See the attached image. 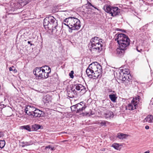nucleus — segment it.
I'll list each match as a JSON object with an SVG mask.
<instances>
[{"label":"nucleus","instance_id":"obj_1","mask_svg":"<svg viewBox=\"0 0 153 153\" xmlns=\"http://www.w3.org/2000/svg\"><path fill=\"white\" fill-rule=\"evenodd\" d=\"M43 23L44 27L46 30H52L53 31H55L57 36L60 34V27L58 26L57 21L53 16H49L45 18Z\"/></svg>","mask_w":153,"mask_h":153},{"label":"nucleus","instance_id":"obj_2","mask_svg":"<svg viewBox=\"0 0 153 153\" xmlns=\"http://www.w3.org/2000/svg\"><path fill=\"white\" fill-rule=\"evenodd\" d=\"M51 72V68L48 66L36 67L33 71V73L36 78L39 79L47 78L49 77V74Z\"/></svg>","mask_w":153,"mask_h":153},{"label":"nucleus","instance_id":"obj_3","mask_svg":"<svg viewBox=\"0 0 153 153\" xmlns=\"http://www.w3.org/2000/svg\"><path fill=\"white\" fill-rule=\"evenodd\" d=\"M64 25L68 26L72 30H77L81 27L80 22L78 19L74 17H68L64 20Z\"/></svg>","mask_w":153,"mask_h":153},{"label":"nucleus","instance_id":"obj_4","mask_svg":"<svg viewBox=\"0 0 153 153\" xmlns=\"http://www.w3.org/2000/svg\"><path fill=\"white\" fill-rule=\"evenodd\" d=\"M90 68H92L94 72H98L102 73V68L100 65L97 62H93L89 65Z\"/></svg>","mask_w":153,"mask_h":153},{"label":"nucleus","instance_id":"obj_5","mask_svg":"<svg viewBox=\"0 0 153 153\" xmlns=\"http://www.w3.org/2000/svg\"><path fill=\"white\" fill-rule=\"evenodd\" d=\"M139 97H140L138 96L137 97H135V98H133L131 103L126 107V109L130 110L136 109V107L137 105L138 102L139 101Z\"/></svg>","mask_w":153,"mask_h":153},{"label":"nucleus","instance_id":"obj_6","mask_svg":"<svg viewBox=\"0 0 153 153\" xmlns=\"http://www.w3.org/2000/svg\"><path fill=\"white\" fill-rule=\"evenodd\" d=\"M102 45L101 43L95 44H94V45H91L90 50L92 53H99L102 49Z\"/></svg>","mask_w":153,"mask_h":153},{"label":"nucleus","instance_id":"obj_7","mask_svg":"<svg viewBox=\"0 0 153 153\" xmlns=\"http://www.w3.org/2000/svg\"><path fill=\"white\" fill-rule=\"evenodd\" d=\"M125 82L127 83L126 85L125 83V85H128L131 84V82L132 76L130 73V71L128 69L125 68Z\"/></svg>","mask_w":153,"mask_h":153},{"label":"nucleus","instance_id":"obj_8","mask_svg":"<svg viewBox=\"0 0 153 153\" xmlns=\"http://www.w3.org/2000/svg\"><path fill=\"white\" fill-rule=\"evenodd\" d=\"M76 113H79L82 112L86 108L85 104L83 102H81L76 104Z\"/></svg>","mask_w":153,"mask_h":153},{"label":"nucleus","instance_id":"obj_9","mask_svg":"<svg viewBox=\"0 0 153 153\" xmlns=\"http://www.w3.org/2000/svg\"><path fill=\"white\" fill-rule=\"evenodd\" d=\"M115 41H117L119 45H124V34H120L117 36L115 39Z\"/></svg>","mask_w":153,"mask_h":153},{"label":"nucleus","instance_id":"obj_10","mask_svg":"<svg viewBox=\"0 0 153 153\" xmlns=\"http://www.w3.org/2000/svg\"><path fill=\"white\" fill-rule=\"evenodd\" d=\"M35 109L36 108L33 106L27 105L25 108V112L29 116H32Z\"/></svg>","mask_w":153,"mask_h":153},{"label":"nucleus","instance_id":"obj_11","mask_svg":"<svg viewBox=\"0 0 153 153\" xmlns=\"http://www.w3.org/2000/svg\"><path fill=\"white\" fill-rule=\"evenodd\" d=\"M117 54L120 57H123L124 54V45H119L116 49Z\"/></svg>","mask_w":153,"mask_h":153},{"label":"nucleus","instance_id":"obj_12","mask_svg":"<svg viewBox=\"0 0 153 153\" xmlns=\"http://www.w3.org/2000/svg\"><path fill=\"white\" fill-rule=\"evenodd\" d=\"M42 113L43 112L42 111L36 108L32 116L35 117H41Z\"/></svg>","mask_w":153,"mask_h":153},{"label":"nucleus","instance_id":"obj_13","mask_svg":"<svg viewBox=\"0 0 153 153\" xmlns=\"http://www.w3.org/2000/svg\"><path fill=\"white\" fill-rule=\"evenodd\" d=\"M103 116L105 118H111L114 117V115L112 112L108 110L104 113Z\"/></svg>","mask_w":153,"mask_h":153},{"label":"nucleus","instance_id":"obj_14","mask_svg":"<svg viewBox=\"0 0 153 153\" xmlns=\"http://www.w3.org/2000/svg\"><path fill=\"white\" fill-rule=\"evenodd\" d=\"M100 39L97 36L94 37L92 38L90 40V43H91V45H93L94 44H97L99 43H101L100 42H102V41L100 42Z\"/></svg>","mask_w":153,"mask_h":153},{"label":"nucleus","instance_id":"obj_15","mask_svg":"<svg viewBox=\"0 0 153 153\" xmlns=\"http://www.w3.org/2000/svg\"><path fill=\"white\" fill-rule=\"evenodd\" d=\"M75 88L76 90L80 91V92H82V93H84L86 91L85 87L81 84L76 85Z\"/></svg>","mask_w":153,"mask_h":153},{"label":"nucleus","instance_id":"obj_16","mask_svg":"<svg viewBox=\"0 0 153 153\" xmlns=\"http://www.w3.org/2000/svg\"><path fill=\"white\" fill-rule=\"evenodd\" d=\"M86 72L89 78H91L92 77V74H93L94 72L92 70V68H90L89 65L86 69Z\"/></svg>","mask_w":153,"mask_h":153},{"label":"nucleus","instance_id":"obj_17","mask_svg":"<svg viewBox=\"0 0 153 153\" xmlns=\"http://www.w3.org/2000/svg\"><path fill=\"white\" fill-rule=\"evenodd\" d=\"M153 121V116L152 115H148L143 120L144 123L148 122L149 123H152Z\"/></svg>","mask_w":153,"mask_h":153},{"label":"nucleus","instance_id":"obj_18","mask_svg":"<svg viewBox=\"0 0 153 153\" xmlns=\"http://www.w3.org/2000/svg\"><path fill=\"white\" fill-rule=\"evenodd\" d=\"M33 142L32 141H30L28 142H20V146L22 147H24L25 146H30L33 144Z\"/></svg>","mask_w":153,"mask_h":153},{"label":"nucleus","instance_id":"obj_19","mask_svg":"<svg viewBox=\"0 0 153 153\" xmlns=\"http://www.w3.org/2000/svg\"><path fill=\"white\" fill-rule=\"evenodd\" d=\"M125 51L126 50V47L129 46L130 44V40L129 38L128 37L125 35Z\"/></svg>","mask_w":153,"mask_h":153},{"label":"nucleus","instance_id":"obj_20","mask_svg":"<svg viewBox=\"0 0 153 153\" xmlns=\"http://www.w3.org/2000/svg\"><path fill=\"white\" fill-rule=\"evenodd\" d=\"M43 101L44 103H49L51 101V97L49 95H47L44 97Z\"/></svg>","mask_w":153,"mask_h":153},{"label":"nucleus","instance_id":"obj_21","mask_svg":"<svg viewBox=\"0 0 153 153\" xmlns=\"http://www.w3.org/2000/svg\"><path fill=\"white\" fill-rule=\"evenodd\" d=\"M102 73H99L98 72H95L94 74H92V77L91 78H93L94 79H96L98 77H100L101 76V75L100 74Z\"/></svg>","mask_w":153,"mask_h":153},{"label":"nucleus","instance_id":"obj_22","mask_svg":"<svg viewBox=\"0 0 153 153\" xmlns=\"http://www.w3.org/2000/svg\"><path fill=\"white\" fill-rule=\"evenodd\" d=\"M109 98L113 102H115L116 101L117 97H116V94H112L109 96Z\"/></svg>","mask_w":153,"mask_h":153},{"label":"nucleus","instance_id":"obj_23","mask_svg":"<svg viewBox=\"0 0 153 153\" xmlns=\"http://www.w3.org/2000/svg\"><path fill=\"white\" fill-rule=\"evenodd\" d=\"M111 7L105 4L103 7V8L106 12L109 13Z\"/></svg>","mask_w":153,"mask_h":153},{"label":"nucleus","instance_id":"obj_24","mask_svg":"<svg viewBox=\"0 0 153 153\" xmlns=\"http://www.w3.org/2000/svg\"><path fill=\"white\" fill-rule=\"evenodd\" d=\"M40 128V126L39 125L35 124L32 126V131H36Z\"/></svg>","mask_w":153,"mask_h":153},{"label":"nucleus","instance_id":"obj_25","mask_svg":"<svg viewBox=\"0 0 153 153\" xmlns=\"http://www.w3.org/2000/svg\"><path fill=\"white\" fill-rule=\"evenodd\" d=\"M107 122L105 120H100L99 121L98 123H97L96 124H98V125L100 126H106V123Z\"/></svg>","mask_w":153,"mask_h":153},{"label":"nucleus","instance_id":"obj_26","mask_svg":"<svg viewBox=\"0 0 153 153\" xmlns=\"http://www.w3.org/2000/svg\"><path fill=\"white\" fill-rule=\"evenodd\" d=\"M114 16H115L117 15L119 12L118 8L117 7H113Z\"/></svg>","mask_w":153,"mask_h":153},{"label":"nucleus","instance_id":"obj_27","mask_svg":"<svg viewBox=\"0 0 153 153\" xmlns=\"http://www.w3.org/2000/svg\"><path fill=\"white\" fill-rule=\"evenodd\" d=\"M5 142L4 140H0V148H3L5 145Z\"/></svg>","mask_w":153,"mask_h":153},{"label":"nucleus","instance_id":"obj_28","mask_svg":"<svg viewBox=\"0 0 153 153\" xmlns=\"http://www.w3.org/2000/svg\"><path fill=\"white\" fill-rule=\"evenodd\" d=\"M117 137L120 139H123L124 138V134L122 133H118Z\"/></svg>","mask_w":153,"mask_h":153},{"label":"nucleus","instance_id":"obj_29","mask_svg":"<svg viewBox=\"0 0 153 153\" xmlns=\"http://www.w3.org/2000/svg\"><path fill=\"white\" fill-rule=\"evenodd\" d=\"M22 127L25 129L27 130L28 131H31V128L29 125L25 126H22Z\"/></svg>","mask_w":153,"mask_h":153},{"label":"nucleus","instance_id":"obj_30","mask_svg":"<svg viewBox=\"0 0 153 153\" xmlns=\"http://www.w3.org/2000/svg\"><path fill=\"white\" fill-rule=\"evenodd\" d=\"M112 146L114 149H117L119 147V146L118 144L114 143L112 145Z\"/></svg>","mask_w":153,"mask_h":153},{"label":"nucleus","instance_id":"obj_31","mask_svg":"<svg viewBox=\"0 0 153 153\" xmlns=\"http://www.w3.org/2000/svg\"><path fill=\"white\" fill-rule=\"evenodd\" d=\"M76 104L72 106L71 107V110L73 111H76Z\"/></svg>","mask_w":153,"mask_h":153},{"label":"nucleus","instance_id":"obj_32","mask_svg":"<svg viewBox=\"0 0 153 153\" xmlns=\"http://www.w3.org/2000/svg\"><path fill=\"white\" fill-rule=\"evenodd\" d=\"M74 73V71H71L70 73L69 74V76H70L71 78H74L73 74Z\"/></svg>","mask_w":153,"mask_h":153},{"label":"nucleus","instance_id":"obj_33","mask_svg":"<svg viewBox=\"0 0 153 153\" xmlns=\"http://www.w3.org/2000/svg\"><path fill=\"white\" fill-rule=\"evenodd\" d=\"M113 7H111L110 10V11L109 13L111 14L112 16H114V10H113Z\"/></svg>","mask_w":153,"mask_h":153},{"label":"nucleus","instance_id":"obj_34","mask_svg":"<svg viewBox=\"0 0 153 153\" xmlns=\"http://www.w3.org/2000/svg\"><path fill=\"white\" fill-rule=\"evenodd\" d=\"M88 6L89 7L90 6H92L94 7L96 9V8L94 7L93 5L90 3L88 1Z\"/></svg>","mask_w":153,"mask_h":153},{"label":"nucleus","instance_id":"obj_35","mask_svg":"<svg viewBox=\"0 0 153 153\" xmlns=\"http://www.w3.org/2000/svg\"><path fill=\"white\" fill-rule=\"evenodd\" d=\"M4 136V133L3 132H0V137H3Z\"/></svg>","mask_w":153,"mask_h":153},{"label":"nucleus","instance_id":"obj_36","mask_svg":"<svg viewBox=\"0 0 153 153\" xmlns=\"http://www.w3.org/2000/svg\"><path fill=\"white\" fill-rule=\"evenodd\" d=\"M14 68V67L13 66H12V67H10L9 68L10 71H13Z\"/></svg>","mask_w":153,"mask_h":153},{"label":"nucleus","instance_id":"obj_37","mask_svg":"<svg viewBox=\"0 0 153 153\" xmlns=\"http://www.w3.org/2000/svg\"><path fill=\"white\" fill-rule=\"evenodd\" d=\"M50 149L51 148V147L50 145H49L48 146H46L45 147V149Z\"/></svg>","mask_w":153,"mask_h":153},{"label":"nucleus","instance_id":"obj_38","mask_svg":"<svg viewBox=\"0 0 153 153\" xmlns=\"http://www.w3.org/2000/svg\"><path fill=\"white\" fill-rule=\"evenodd\" d=\"M13 72L14 73H16L17 72V70H16V69L15 68H14V69H13Z\"/></svg>","mask_w":153,"mask_h":153},{"label":"nucleus","instance_id":"obj_39","mask_svg":"<svg viewBox=\"0 0 153 153\" xmlns=\"http://www.w3.org/2000/svg\"><path fill=\"white\" fill-rule=\"evenodd\" d=\"M137 50L139 52H141V51H143L142 49H140V50H139L138 49L137 47Z\"/></svg>","mask_w":153,"mask_h":153},{"label":"nucleus","instance_id":"obj_40","mask_svg":"<svg viewBox=\"0 0 153 153\" xmlns=\"http://www.w3.org/2000/svg\"><path fill=\"white\" fill-rule=\"evenodd\" d=\"M145 128L146 129H148L149 128V126H145Z\"/></svg>","mask_w":153,"mask_h":153},{"label":"nucleus","instance_id":"obj_41","mask_svg":"<svg viewBox=\"0 0 153 153\" xmlns=\"http://www.w3.org/2000/svg\"><path fill=\"white\" fill-rule=\"evenodd\" d=\"M27 43L28 44H30V45H32V44L31 43L30 41H28Z\"/></svg>","mask_w":153,"mask_h":153},{"label":"nucleus","instance_id":"obj_42","mask_svg":"<svg viewBox=\"0 0 153 153\" xmlns=\"http://www.w3.org/2000/svg\"><path fill=\"white\" fill-rule=\"evenodd\" d=\"M151 102H152V104L153 105V98H152L151 100Z\"/></svg>","mask_w":153,"mask_h":153},{"label":"nucleus","instance_id":"obj_43","mask_svg":"<svg viewBox=\"0 0 153 153\" xmlns=\"http://www.w3.org/2000/svg\"><path fill=\"white\" fill-rule=\"evenodd\" d=\"M128 136V135L125 134V138H126Z\"/></svg>","mask_w":153,"mask_h":153},{"label":"nucleus","instance_id":"obj_44","mask_svg":"<svg viewBox=\"0 0 153 153\" xmlns=\"http://www.w3.org/2000/svg\"><path fill=\"white\" fill-rule=\"evenodd\" d=\"M144 153H149V150L145 152Z\"/></svg>","mask_w":153,"mask_h":153},{"label":"nucleus","instance_id":"obj_45","mask_svg":"<svg viewBox=\"0 0 153 153\" xmlns=\"http://www.w3.org/2000/svg\"><path fill=\"white\" fill-rule=\"evenodd\" d=\"M82 114H85L86 115H87V114H88V113H82Z\"/></svg>","mask_w":153,"mask_h":153},{"label":"nucleus","instance_id":"obj_46","mask_svg":"<svg viewBox=\"0 0 153 153\" xmlns=\"http://www.w3.org/2000/svg\"><path fill=\"white\" fill-rule=\"evenodd\" d=\"M54 147H53V148H51V150H54Z\"/></svg>","mask_w":153,"mask_h":153},{"label":"nucleus","instance_id":"obj_47","mask_svg":"<svg viewBox=\"0 0 153 153\" xmlns=\"http://www.w3.org/2000/svg\"><path fill=\"white\" fill-rule=\"evenodd\" d=\"M20 3H24V1H22V2H21Z\"/></svg>","mask_w":153,"mask_h":153},{"label":"nucleus","instance_id":"obj_48","mask_svg":"<svg viewBox=\"0 0 153 153\" xmlns=\"http://www.w3.org/2000/svg\"><path fill=\"white\" fill-rule=\"evenodd\" d=\"M111 90L110 91H108V92H111Z\"/></svg>","mask_w":153,"mask_h":153},{"label":"nucleus","instance_id":"obj_49","mask_svg":"<svg viewBox=\"0 0 153 153\" xmlns=\"http://www.w3.org/2000/svg\"><path fill=\"white\" fill-rule=\"evenodd\" d=\"M71 0H69V1H71Z\"/></svg>","mask_w":153,"mask_h":153},{"label":"nucleus","instance_id":"obj_50","mask_svg":"<svg viewBox=\"0 0 153 153\" xmlns=\"http://www.w3.org/2000/svg\"><path fill=\"white\" fill-rule=\"evenodd\" d=\"M107 101H109V100H107Z\"/></svg>","mask_w":153,"mask_h":153}]
</instances>
